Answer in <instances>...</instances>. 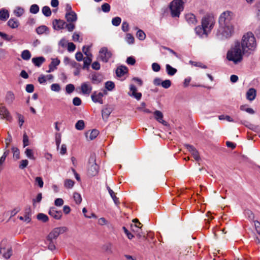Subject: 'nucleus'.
<instances>
[{"mask_svg": "<svg viewBox=\"0 0 260 260\" xmlns=\"http://www.w3.org/2000/svg\"><path fill=\"white\" fill-rule=\"evenodd\" d=\"M0 253L6 259L10 257L12 254V251L11 248L1 247Z\"/></svg>", "mask_w": 260, "mask_h": 260, "instance_id": "nucleus-21", "label": "nucleus"}, {"mask_svg": "<svg viewBox=\"0 0 260 260\" xmlns=\"http://www.w3.org/2000/svg\"><path fill=\"white\" fill-rule=\"evenodd\" d=\"M109 194H110L111 197L112 198L114 203L116 205H117L118 204H119L118 198L116 197L114 192L112 190H110Z\"/></svg>", "mask_w": 260, "mask_h": 260, "instance_id": "nucleus-50", "label": "nucleus"}, {"mask_svg": "<svg viewBox=\"0 0 260 260\" xmlns=\"http://www.w3.org/2000/svg\"><path fill=\"white\" fill-rule=\"evenodd\" d=\"M185 147L191 153L196 160L199 161L200 159V157L199 156L198 151L193 146L189 144H186Z\"/></svg>", "mask_w": 260, "mask_h": 260, "instance_id": "nucleus-17", "label": "nucleus"}, {"mask_svg": "<svg viewBox=\"0 0 260 260\" xmlns=\"http://www.w3.org/2000/svg\"><path fill=\"white\" fill-rule=\"evenodd\" d=\"M121 19L119 17H116L112 19V24L115 26H119L121 23Z\"/></svg>", "mask_w": 260, "mask_h": 260, "instance_id": "nucleus-51", "label": "nucleus"}, {"mask_svg": "<svg viewBox=\"0 0 260 260\" xmlns=\"http://www.w3.org/2000/svg\"><path fill=\"white\" fill-rule=\"evenodd\" d=\"M85 126L84 122L82 120H78L75 124V128L78 130H82Z\"/></svg>", "mask_w": 260, "mask_h": 260, "instance_id": "nucleus-40", "label": "nucleus"}, {"mask_svg": "<svg viewBox=\"0 0 260 260\" xmlns=\"http://www.w3.org/2000/svg\"><path fill=\"white\" fill-rule=\"evenodd\" d=\"M74 185V181L71 179H67L64 181V186L68 188H71Z\"/></svg>", "mask_w": 260, "mask_h": 260, "instance_id": "nucleus-49", "label": "nucleus"}, {"mask_svg": "<svg viewBox=\"0 0 260 260\" xmlns=\"http://www.w3.org/2000/svg\"><path fill=\"white\" fill-rule=\"evenodd\" d=\"M185 19L189 25H196L197 20L195 15L192 13L187 14L185 15Z\"/></svg>", "mask_w": 260, "mask_h": 260, "instance_id": "nucleus-23", "label": "nucleus"}, {"mask_svg": "<svg viewBox=\"0 0 260 260\" xmlns=\"http://www.w3.org/2000/svg\"><path fill=\"white\" fill-rule=\"evenodd\" d=\"M90 46H84L82 48L83 52L86 56H92V54L89 52Z\"/></svg>", "mask_w": 260, "mask_h": 260, "instance_id": "nucleus-59", "label": "nucleus"}, {"mask_svg": "<svg viewBox=\"0 0 260 260\" xmlns=\"http://www.w3.org/2000/svg\"><path fill=\"white\" fill-rule=\"evenodd\" d=\"M186 0H174L170 4V10L172 17H179L183 9V4Z\"/></svg>", "mask_w": 260, "mask_h": 260, "instance_id": "nucleus-4", "label": "nucleus"}, {"mask_svg": "<svg viewBox=\"0 0 260 260\" xmlns=\"http://www.w3.org/2000/svg\"><path fill=\"white\" fill-rule=\"evenodd\" d=\"M64 17L68 22L67 29L70 32L73 31L75 28V23L78 19L77 14L76 13H66Z\"/></svg>", "mask_w": 260, "mask_h": 260, "instance_id": "nucleus-6", "label": "nucleus"}, {"mask_svg": "<svg viewBox=\"0 0 260 260\" xmlns=\"http://www.w3.org/2000/svg\"><path fill=\"white\" fill-rule=\"evenodd\" d=\"M155 119L159 123H161L165 126L168 125V122L163 120L164 115L159 110H156L153 113Z\"/></svg>", "mask_w": 260, "mask_h": 260, "instance_id": "nucleus-18", "label": "nucleus"}, {"mask_svg": "<svg viewBox=\"0 0 260 260\" xmlns=\"http://www.w3.org/2000/svg\"><path fill=\"white\" fill-rule=\"evenodd\" d=\"M112 111V108L109 107H105L103 109L102 111V116L104 120L106 121L108 119V118Z\"/></svg>", "mask_w": 260, "mask_h": 260, "instance_id": "nucleus-25", "label": "nucleus"}, {"mask_svg": "<svg viewBox=\"0 0 260 260\" xmlns=\"http://www.w3.org/2000/svg\"><path fill=\"white\" fill-rule=\"evenodd\" d=\"M12 151L13 153V157L16 159H18L20 158V151L17 147H13L12 148Z\"/></svg>", "mask_w": 260, "mask_h": 260, "instance_id": "nucleus-39", "label": "nucleus"}, {"mask_svg": "<svg viewBox=\"0 0 260 260\" xmlns=\"http://www.w3.org/2000/svg\"><path fill=\"white\" fill-rule=\"evenodd\" d=\"M48 214L53 218L59 220L62 217V212L57 210L55 207H52L49 209Z\"/></svg>", "mask_w": 260, "mask_h": 260, "instance_id": "nucleus-14", "label": "nucleus"}, {"mask_svg": "<svg viewBox=\"0 0 260 260\" xmlns=\"http://www.w3.org/2000/svg\"><path fill=\"white\" fill-rule=\"evenodd\" d=\"M115 87L114 82L112 81H107L105 83V88L109 91L112 90Z\"/></svg>", "mask_w": 260, "mask_h": 260, "instance_id": "nucleus-44", "label": "nucleus"}, {"mask_svg": "<svg viewBox=\"0 0 260 260\" xmlns=\"http://www.w3.org/2000/svg\"><path fill=\"white\" fill-rule=\"evenodd\" d=\"M73 40L75 42H81L82 39L80 38L79 34L76 32H74L72 36Z\"/></svg>", "mask_w": 260, "mask_h": 260, "instance_id": "nucleus-62", "label": "nucleus"}, {"mask_svg": "<svg viewBox=\"0 0 260 260\" xmlns=\"http://www.w3.org/2000/svg\"><path fill=\"white\" fill-rule=\"evenodd\" d=\"M240 109L242 111H245L246 112H247L249 114H253L254 113V111L253 110V109L250 108H246L245 106H244V105L241 106L240 107Z\"/></svg>", "mask_w": 260, "mask_h": 260, "instance_id": "nucleus-60", "label": "nucleus"}, {"mask_svg": "<svg viewBox=\"0 0 260 260\" xmlns=\"http://www.w3.org/2000/svg\"><path fill=\"white\" fill-rule=\"evenodd\" d=\"M60 63V60L57 58H52L51 62L49 65V70L47 71V73H51L54 71L56 69V67Z\"/></svg>", "mask_w": 260, "mask_h": 260, "instance_id": "nucleus-22", "label": "nucleus"}, {"mask_svg": "<svg viewBox=\"0 0 260 260\" xmlns=\"http://www.w3.org/2000/svg\"><path fill=\"white\" fill-rule=\"evenodd\" d=\"M127 71L128 69L126 67L121 66L117 68L116 74L117 76L121 77L127 73Z\"/></svg>", "mask_w": 260, "mask_h": 260, "instance_id": "nucleus-26", "label": "nucleus"}, {"mask_svg": "<svg viewBox=\"0 0 260 260\" xmlns=\"http://www.w3.org/2000/svg\"><path fill=\"white\" fill-rule=\"evenodd\" d=\"M140 225L135 224L134 225H132V230L133 232L136 233L137 234V236L139 238H141L143 236L141 233V228L139 226Z\"/></svg>", "mask_w": 260, "mask_h": 260, "instance_id": "nucleus-32", "label": "nucleus"}, {"mask_svg": "<svg viewBox=\"0 0 260 260\" xmlns=\"http://www.w3.org/2000/svg\"><path fill=\"white\" fill-rule=\"evenodd\" d=\"M45 61V59L43 56L34 57L32 59V63L37 67H40L41 64Z\"/></svg>", "mask_w": 260, "mask_h": 260, "instance_id": "nucleus-27", "label": "nucleus"}, {"mask_svg": "<svg viewBox=\"0 0 260 260\" xmlns=\"http://www.w3.org/2000/svg\"><path fill=\"white\" fill-rule=\"evenodd\" d=\"M24 153L28 158L32 160H35L36 158L34 156V151L32 149L26 148L24 151Z\"/></svg>", "mask_w": 260, "mask_h": 260, "instance_id": "nucleus-33", "label": "nucleus"}, {"mask_svg": "<svg viewBox=\"0 0 260 260\" xmlns=\"http://www.w3.org/2000/svg\"><path fill=\"white\" fill-rule=\"evenodd\" d=\"M136 35H137V38L140 40H144L146 38L145 34L144 33V32L143 30H142L141 29H139V30H138Z\"/></svg>", "mask_w": 260, "mask_h": 260, "instance_id": "nucleus-48", "label": "nucleus"}, {"mask_svg": "<svg viewBox=\"0 0 260 260\" xmlns=\"http://www.w3.org/2000/svg\"><path fill=\"white\" fill-rule=\"evenodd\" d=\"M145 103L144 102H142L141 104V107H139L138 109V110L142 111L143 112L147 113H151V111L148 109L145 108Z\"/></svg>", "mask_w": 260, "mask_h": 260, "instance_id": "nucleus-54", "label": "nucleus"}, {"mask_svg": "<svg viewBox=\"0 0 260 260\" xmlns=\"http://www.w3.org/2000/svg\"><path fill=\"white\" fill-rule=\"evenodd\" d=\"M73 198L77 204H80L82 202L81 196L79 193L77 192H75L74 193Z\"/></svg>", "mask_w": 260, "mask_h": 260, "instance_id": "nucleus-42", "label": "nucleus"}, {"mask_svg": "<svg viewBox=\"0 0 260 260\" xmlns=\"http://www.w3.org/2000/svg\"><path fill=\"white\" fill-rule=\"evenodd\" d=\"M103 96L104 94L102 92L95 91L92 94L91 98L93 102L102 104Z\"/></svg>", "mask_w": 260, "mask_h": 260, "instance_id": "nucleus-16", "label": "nucleus"}, {"mask_svg": "<svg viewBox=\"0 0 260 260\" xmlns=\"http://www.w3.org/2000/svg\"><path fill=\"white\" fill-rule=\"evenodd\" d=\"M126 41L128 44H132L134 43L135 39L131 34H127L126 36Z\"/></svg>", "mask_w": 260, "mask_h": 260, "instance_id": "nucleus-57", "label": "nucleus"}, {"mask_svg": "<svg viewBox=\"0 0 260 260\" xmlns=\"http://www.w3.org/2000/svg\"><path fill=\"white\" fill-rule=\"evenodd\" d=\"M215 20L213 17L210 16H206L202 18V26L210 32L214 27Z\"/></svg>", "mask_w": 260, "mask_h": 260, "instance_id": "nucleus-8", "label": "nucleus"}, {"mask_svg": "<svg viewBox=\"0 0 260 260\" xmlns=\"http://www.w3.org/2000/svg\"><path fill=\"white\" fill-rule=\"evenodd\" d=\"M256 95V90L254 88H249L246 93V99L250 102L253 101L255 99Z\"/></svg>", "mask_w": 260, "mask_h": 260, "instance_id": "nucleus-20", "label": "nucleus"}, {"mask_svg": "<svg viewBox=\"0 0 260 260\" xmlns=\"http://www.w3.org/2000/svg\"><path fill=\"white\" fill-rule=\"evenodd\" d=\"M194 30L196 34L201 38L207 37L210 32L208 29H205L202 25L197 26Z\"/></svg>", "mask_w": 260, "mask_h": 260, "instance_id": "nucleus-15", "label": "nucleus"}, {"mask_svg": "<svg viewBox=\"0 0 260 260\" xmlns=\"http://www.w3.org/2000/svg\"><path fill=\"white\" fill-rule=\"evenodd\" d=\"M88 163L89 166L88 169V174L90 176H95L99 172V167L95 162V156L94 154L90 155Z\"/></svg>", "mask_w": 260, "mask_h": 260, "instance_id": "nucleus-7", "label": "nucleus"}, {"mask_svg": "<svg viewBox=\"0 0 260 260\" xmlns=\"http://www.w3.org/2000/svg\"><path fill=\"white\" fill-rule=\"evenodd\" d=\"M110 6L108 3H104L101 6V9L103 12L108 13L110 11Z\"/></svg>", "mask_w": 260, "mask_h": 260, "instance_id": "nucleus-52", "label": "nucleus"}, {"mask_svg": "<svg viewBox=\"0 0 260 260\" xmlns=\"http://www.w3.org/2000/svg\"><path fill=\"white\" fill-rule=\"evenodd\" d=\"M9 17V13L8 10L2 9L0 10V19L6 21Z\"/></svg>", "mask_w": 260, "mask_h": 260, "instance_id": "nucleus-30", "label": "nucleus"}, {"mask_svg": "<svg viewBox=\"0 0 260 260\" xmlns=\"http://www.w3.org/2000/svg\"><path fill=\"white\" fill-rule=\"evenodd\" d=\"M21 56L23 59L28 60L31 57V53L29 50H25L22 52Z\"/></svg>", "mask_w": 260, "mask_h": 260, "instance_id": "nucleus-36", "label": "nucleus"}, {"mask_svg": "<svg viewBox=\"0 0 260 260\" xmlns=\"http://www.w3.org/2000/svg\"><path fill=\"white\" fill-rule=\"evenodd\" d=\"M39 7L36 4H33L30 7L29 11L32 14H37L39 12Z\"/></svg>", "mask_w": 260, "mask_h": 260, "instance_id": "nucleus-46", "label": "nucleus"}, {"mask_svg": "<svg viewBox=\"0 0 260 260\" xmlns=\"http://www.w3.org/2000/svg\"><path fill=\"white\" fill-rule=\"evenodd\" d=\"M162 87L166 89L169 88L171 85V82L170 80L167 79L162 82L161 85Z\"/></svg>", "mask_w": 260, "mask_h": 260, "instance_id": "nucleus-56", "label": "nucleus"}, {"mask_svg": "<svg viewBox=\"0 0 260 260\" xmlns=\"http://www.w3.org/2000/svg\"><path fill=\"white\" fill-rule=\"evenodd\" d=\"M0 36L5 40L7 41H11L13 38V36L11 35H8L5 33L2 32L0 31Z\"/></svg>", "mask_w": 260, "mask_h": 260, "instance_id": "nucleus-43", "label": "nucleus"}, {"mask_svg": "<svg viewBox=\"0 0 260 260\" xmlns=\"http://www.w3.org/2000/svg\"><path fill=\"white\" fill-rule=\"evenodd\" d=\"M99 132L96 129H92L91 132L88 131L86 133L85 136L87 139L92 140L94 139L99 135Z\"/></svg>", "mask_w": 260, "mask_h": 260, "instance_id": "nucleus-24", "label": "nucleus"}, {"mask_svg": "<svg viewBox=\"0 0 260 260\" xmlns=\"http://www.w3.org/2000/svg\"><path fill=\"white\" fill-rule=\"evenodd\" d=\"M24 9L20 7H17L13 11L14 14L17 17H21L24 13Z\"/></svg>", "mask_w": 260, "mask_h": 260, "instance_id": "nucleus-35", "label": "nucleus"}, {"mask_svg": "<svg viewBox=\"0 0 260 260\" xmlns=\"http://www.w3.org/2000/svg\"><path fill=\"white\" fill-rule=\"evenodd\" d=\"M137 89L136 87L133 85L131 84L129 86V91L128 93V94L132 97L135 98L137 100L139 101L142 97V94L141 92H137Z\"/></svg>", "mask_w": 260, "mask_h": 260, "instance_id": "nucleus-11", "label": "nucleus"}, {"mask_svg": "<svg viewBox=\"0 0 260 260\" xmlns=\"http://www.w3.org/2000/svg\"><path fill=\"white\" fill-rule=\"evenodd\" d=\"M51 90L55 92H59L60 90V86L57 83H54L51 85Z\"/></svg>", "mask_w": 260, "mask_h": 260, "instance_id": "nucleus-58", "label": "nucleus"}, {"mask_svg": "<svg viewBox=\"0 0 260 260\" xmlns=\"http://www.w3.org/2000/svg\"><path fill=\"white\" fill-rule=\"evenodd\" d=\"M75 87L73 84H69L66 85V91L67 93L70 94L74 91Z\"/></svg>", "mask_w": 260, "mask_h": 260, "instance_id": "nucleus-53", "label": "nucleus"}, {"mask_svg": "<svg viewBox=\"0 0 260 260\" xmlns=\"http://www.w3.org/2000/svg\"><path fill=\"white\" fill-rule=\"evenodd\" d=\"M28 164V161L27 159H23L20 161L19 166V169L23 170L25 168Z\"/></svg>", "mask_w": 260, "mask_h": 260, "instance_id": "nucleus-55", "label": "nucleus"}, {"mask_svg": "<svg viewBox=\"0 0 260 260\" xmlns=\"http://www.w3.org/2000/svg\"><path fill=\"white\" fill-rule=\"evenodd\" d=\"M247 54L241 46L239 41L236 42L226 54V58L234 64H238L243 59L244 54Z\"/></svg>", "mask_w": 260, "mask_h": 260, "instance_id": "nucleus-2", "label": "nucleus"}, {"mask_svg": "<svg viewBox=\"0 0 260 260\" xmlns=\"http://www.w3.org/2000/svg\"><path fill=\"white\" fill-rule=\"evenodd\" d=\"M91 67L93 70H99L101 69V65L99 61H95L91 64Z\"/></svg>", "mask_w": 260, "mask_h": 260, "instance_id": "nucleus-64", "label": "nucleus"}, {"mask_svg": "<svg viewBox=\"0 0 260 260\" xmlns=\"http://www.w3.org/2000/svg\"><path fill=\"white\" fill-rule=\"evenodd\" d=\"M8 25L12 28H17L19 25V22L15 18H11L8 21Z\"/></svg>", "mask_w": 260, "mask_h": 260, "instance_id": "nucleus-29", "label": "nucleus"}, {"mask_svg": "<svg viewBox=\"0 0 260 260\" xmlns=\"http://www.w3.org/2000/svg\"><path fill=\"white\" fill-rule=\"evenodd\" d=\"M190 63L195 67H198L203 69H206L207 67L206 66L203 64L201 62H194L192 61H189Z\"/></svg>", "mask_w": 260, "mask_h": 260, "instance_id": "nucleus-61", "label": "nucleus"}, {"mask_svg": "<svg viewBox=\"0 0 260 260\" xmlns=\"http://www.w3.org/2000/svg\"><path fill=\"white\" fill-rule=\"evenodd\" d=\"M53 27L55 30H59L63 28L67 29V23L61 19H55L52 22Z\"/></svg>", "mask_w": 260, "mask_h": 260, "instance_id": "nucleus-10", "label": "nucleus"}, {"mask_svg": "<svg viewBox=\"0 0 260 260\" xmlns=\"http://www.w3.org/2000/svg\"><path fill=\"white\" fill-rule=\"evenodd\" d=\"M49 31L48 28L45 25H41L36 28V32L39 35H42Z\"/></svg>", "mask_w": 260, "mask_h": 260, "instance_id": "nucleus-34", "label": "nucleus"}, {"mask_svg": "<svg viewBox=\"0 0 260 260\" xmlns=\"http://www.w3.org/2000/svg\"><path fill=\"white\" fill-rule=\"evenodd\" d=\"M35 184L37 185L39 187L42 188L44 185V182L41 177H37L35 178Z\"/></svg>", "mask_w": 260, "mask_h": 260, "instance_id": "nucleus-45", "label": "nucleus"}, {"mask_svg": "<svg viewBox=\"0 0 260 260\" xmlns=\"http://www.w3.org/2000/svg\"><path fill=\"white\" fill-rule=\"evenodd\" d=\"M80 89L83 94L89 95L91 92L92 87L89 82H85L81 84Z\"/></svg>", "mask_w": 260, "mask_h": 260, "instance_id": "nucleus-12", "label": "nucleus"}, {"mask_svg": "<svg viewBox=\"0 0 260 260\" xmlns=\"http://www.w3.org/2000/svg\"><path fill=\"white\" fill-rule=\"evenodd\" d=\"M103 248L105 250V251L108 252L109 253H112L111 243H108L107 244L104 245Z\"/></svg>", "mask_w": 260, "mask_h": 260, "instance_id": "nucleus-63", "label": "nucleus"}, {"mask_svg": "<svg viewBox=\"0 0 260 260\" xmlns=\"http://www.w3.org/2000/svg\"><path fill=\"white\" fill-rule=\"evenodd\" d=\"M0 118L5 119L9 121H11L12 119L10 112L4 106L0 107Z\"/></svg>", "mask_w": 260, "mask_h": 260, "instance_id": "nucleus-13", "label": "nucleus"}, {"mask_svg": "<svg viewBox=\"0 0 260 260\" xmlns=\"http://www.w3.org/2000/svg\"><path fill=\"white\" fill-rule=\"evenodd\" d=\"M14 99V95L11 91H8L6 96V102L8 104H11Z\"/></svg>", "mask_w": 260, "mask_h": 260, "instance_id": "nucleus-37", "label": "nucleus"}, {"mask_svg": "<svg viewBox=\"0 0 260 260\" xmlns=\"http://www.w3.org/2000/svg\"><path fill=\"white\" fill-rule=\"evenodd\" d=\"M90 79L93 84H97L103 81V76L100 73H94L91 74Z\"/></svg>", "mask_w": 260, "mask_h": 260, "instance_id": "nucleus-19", "label": "nucleus"}, {"mask_svg": "<svg viewBox=\"0 0 260 260\" xmlns=\"http://www.w3.org/2000/svg\"><path fill=\"white\" fill-rule=\"evenodd\" d=\"M29 145V141L28 137L26 133H24L23 135V146L25 147Z\"/></svg>", "mask_w": 260, "mask_h": 260, "instance_id": "nucleus-47", "label": "nucleus"}, {"mask_svg": "<svg viewBox=\"0 0 260 260\" xmlns=\"http://www.w3.org/2000/svg\"><path fill=\"white\" fill-rule=\"evenodd\" d=\"M37 219L44 222H46L48 220V216L44 213H39L37 215Z\"/></svg>", "mask_w": 260, "mask_h": 260, "instance_id": "nucleus-41", "label": "nucleus"}, {"mask_svg": "<svg viewBox=\"0 0 260 260\" xmlns=\"http://www.w3.org/2000/svg\"><path fill=\"white\" fill-rule=\"evenodd\" d=\"M235 14L230 11L222 13L219 18V28L216 32L217 38L221 40L232 37L235 32Z\"/></svg>", "mask_w": 260, "mask_h": 260, "instance_id": "nucleus-1", "label": "nucleus"}, {"mask_svg": "<svg viewBox=\"0 0 260 260\" xmlns=\"http://www.w3.org/2000/svg\"><path fill=\"white\" fill-rule=\"evenodd\" d=\"M92 56H87L86 57L83 58V68L84 69L88 70L89 68V66L92 61Z\"/></svg>", "mask_w": 260, "mask_h": 260, "instance_id": "nucleus-31", "label": "nucleus"}, {"mask_svg": "<svg viewBox=\"0 0 260 260\" xmlns=\"http://www.w3.org/2000/svg\"><path fill=\"white\" fill-rule=\"evenodd\" d=\"M113 56V53L107 47H103L100 48L97 59L104 63H107L110 61Z\"/></svg>", "mask_w": 260, "mask_h": 260, "instance_id": "nucleus-5", "label": "nucleus"}, {"mask_svg": "<svg viewBox=\"0 0 260 260\" xmlns=\"http://www.w3.org/2000/svg\"><path fill=\"white\" fill-rule=\"evenodd\" d=\"M42 11L43 14L46 17H49L51 15V10L48 6L43 7Z\"/></svg>", "mask_w": 260, "mask_h": 260, "instance_id": "nucleus-38", "label": "nucleus"}, {"mask_svg": "<svg viewBox=\"0 0 260 260\" xmlns=\"http://www.w3.org/2000/svg\"><path fill=\"white\" fill-rule=\"evenodd\" d=\"M67 231L66 227H59L54 228L48 235L47 237V241H53L56 239L60 234L66 232Z\"/></svg>", "mask_w": 260, "mask_h": 260, "instance_id": "nucleus-9", "label": "nucleus"}, {"mask_svg": "<svg viewBox=\"0 0 260 260\" xmlns=\"http://www.w3.org/2000/svg\"><path fill=\"white\" fill-rule=\"evenodd\" d=\"M166 70L167 74L169 76H174L177 72L176 69L173 68L169 64L166 65Z\"/></svg>", "mask_w": 260, "mask_h": 260, "instance_id": "nucleus-28", "label": "nucleus"}, {"mask_svg": "<svg viewBox=\"0 0 260 260\" xmlns=\"http://www.w3.org/2000/svg\"><path fill=\"white\" fill-rule=\"evenodd\" d=\"M240 42L241 46L247 54L251 53L256 49V39L251 32H247L243 35L241 41Z\"/></svg>", "mask_w": 260, "mask_h": 260, "instance_id": "nucleus-3", "label": "nucleus"}]
</instances>
